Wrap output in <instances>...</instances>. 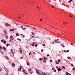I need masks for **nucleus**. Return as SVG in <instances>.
I'll list each match as a JSON object with an SVG mask.
<instances>
[{
    "label": "nucleus",
    "instance_id": "obj_1",
    "mask_svg": "<svg viewBox=\"0 0 75 75\" xmlns=\"http://www.w3.org/2000/svg\"><path fill=\"white\" fill-rule=\"evenodd\" d=\"M5 25L6 27H7L8 26H10V24L7 23H5Z\"/></svg>",
    "mask_w": 75,
    "mask_h": 75
},
{
    "label": "nucleus",
    "instance_id": "obj_2",
    "mask_svg": "<svg viewBox=\"0 0 75 75\" xmlns=\"http://www.w3.org/2000/svg\"><path fill=\"white\" fill-rule=\"evenodd\" d=\"M52 69L54 72H57V71L55 69V68H52Z\"/></svg>",
    "mask_w": 75,
    "mask_h": 75
},
{
    "label": "nucleus",
    "instance_id": "obj_3",
    "mask_svg": "<svg viewBox=\"0 0 75 75\" xmlns=\"http://www.w3.org/2000/svg\"><path fill=\"white\" fill-rule=\"evenodd\" d=\"M36 73H37V74H40V73L39 72V71H38V70L37 71L36 70Z\"/></svg>",
    "mask_w": 75,
    "mask_h": 75
},
{
    "label": "nucleus",
    "instance_id": "obj_4",
    "mask_svg": "<svg viewBox=\"0 0 75 75\" xmlns=\"http://www.w3.org/2000/svg\"><path fill=\"white\" fill-rule=\"evenodd\" d=\"M42 62H43V63H45V62H47V61H46V60H45V59H44L43 61H42Z\"/></svg>",
    "mask_w": 75,
    "mask_h": 75
},
{
    "label": "nucleus",
    "instance_id": "obj_5",
    "mask_svg": "<svg viewBox=\"0 0 75 75\" xmlns=\"http://www.w3.org/2000/svg\"><path fill=\"white\" fill-rule=\"evenodd\" d=\"M12 65L13 67H15V64H14V63H13Z\"/></svg>",
    "mask_w": 75,
    "mask_h": 75
},
{
    "label": "nucleus",
    "instance_id": "obj_6",
    "mask_svg": "<svg viewBox=\"0 0 75 75\" xmlns=\"http://www.w3.org/2000/svg\"><path fill=\"white\" fill-rule=\"evenodd\" d=\"M10 38H11H11H13V36H12V35H11L10 36Z\"/></svg>",
    "mask_w": 75,
    "mask_h": 75
},
{
    "label": "nucleus",
    "instance_id": "obj_7",
    "mask_svg": "<svg viewBox=\"0 0 75 75\" xmlns=\"http://www.w3.org/2000/svg\"><path fill=\"white\" fill-rule=\"evenodd\" d=\"M3 48L4 50V51H6V47H4V46L3 47Z\"/></svg>",
    "mask_w": 75,
    "mask_h": 75
},
{
    "label": "nucleus",
    "instance_id": "obj_8",
    "mask_svg": "<svg viewBox=\"0 0 75 75\" xmlns=\"http://www.w3.org/2000/svg\"><path fill=\"white\" fill-rule=\"evenodd\" d=\"M57 69H58V71H60L61 70V68H58Z\"/></svg>",
    "mask_w": 75,
    "mask_h": 75
},
{
    "label": "nucleus",
    "instance_id": "obj_9",
    "mask_svg": "<svg viewBox=\"0 0 75 75\" xmlns=\"http://www.w3.org/2000/svg\"><path fill=\"white\" fill-rule=\"evenodd\" d=\"M5 57L6 58V59H7L8 60V59H9L8 57H7V56H6Z\"/></svg>",
    "mask_w": 75,
    "mask_h": 75
},
{
    "label": "nucleus",
    "instance_id": "obj_10",
    "mask_svg": "<svg viewBox=\"0 0 75 75\" xmlns=\"http://www.w3.org/2000/svg\"><path fill=\"white\" fill-rule=\"evenodd\" d=\"M16 36H19V34L16 33Z\"/></svg>",
    "mask_w": 75,
    "mask_h": 75
},
{
    "label": "nucleus",
    "instance_id": "obj_11",
    "mask_svg": "<svg viewBox=\"0 0 75 75\" xmlns=\"http://www.w3.org/2000/svg\"><path fill=\"white\" fill-rule=\"evenodd\" d=\"M5 41V40H1V42H4V41Z\"/></svg>",
    "mask_w": 75,
    "mask_h": 75
},
{
    "label": "nucleus",
    "instance_id": "obj_12",
    "mask_svg": "<svg viewBox=\"0 0 75 75\" xmlns=\"http://www.w3.org/2000/svg\"><path fill=\"white\" fill-rule=\"evenodd\" d=\"M66 75H69V73H68V72H66Z\"/></svg>",
    "mask_w": 75,
    "mask_h": 75
},
{
    "label": "nucleus",
    "instance_id": "obj_13",
    "mask_svg": "<svg viewBox=\"0 0 75 75\" xmlns=\"http://www.w3.org/2000/svg\"><path fill=\"white\" fill-rule=\"evenodd\" d=\"M62 69H65V67L64 66H62Z\"/></svg>",
    "mask_w": 75,
    "mask_h": 75
},
{
    "label": "nucleus",
    "instance_id": "obj_14",
    "mask_svg": "<svg viewBox=\"0 0 75 75\" xmlns=\"http://www.w3.org/2000/svg\"><path fill=\"white\" fill-rule=\"evenodd\" d=\"M0 50H3V47L1 46H0Z\"/></svg>",
    "mask_w": 75,
    "mask_h": 75
},
{
    "label": "nucleus",
    "instance_id": "obj_15",
    "mask_svg": "<svg viewBox=\"0 0 75 75\" xmlns=\"http://www.w3.org/2000/svg\"><path fill=\"white\" fill-rule=\"evenodd\" d=\"M31 44V45H32V46H33V47H34V44Z\"/></svg>",
    "mask_w": 75,
    "mask_h": 75
},
{
    "label": "nucleus",
    "instance_id": "obj_16",
    "mask_svg": "<svg viewBox=\"0 0 75 75\" xmlns=\"http://www.w3.org/2000/svg\"><path fill=\"white\" fill-rule=\"evenodd\" d=\"M18 71H21V68H19L18 69Z\"/></svg>",
    "mask_w": 75,
    "mask_h": 75
},
{
    "label": "nucleus",
    "instance_id": "obj_17",
    "mask_svg": "<svg viewBox=\"0 0 75 75\" xmlns=\"http://www.w3.org/2000/svg\"><path fill=\"white\" fill-rule=\"evenodd\" d=\"M20 52L21 53H22L23 52V50H20Z\"/></svg>",
    "mask_w": 75,
    "mask_h": 75
},
{
    "label": "nucleus",
    "instance_id": "obj_18",
    "mask_svg": "<svg viewBox=\"0 0 75 75\" xmlns=\"http://www.w3.org/2000/svg\"><path fill=\"white\" fill-rule=\"evenodd\" d=\"M8 45H10V44H8L6 45V47H8Z\"/></svg>",
    "mask_w": 75,
    "mask_h": 75
},
{
    "label": "nucleus",
    "instance_id": "obj_19",
    "mask_svg": "<svg viewBox=\"0 0 75 75\" xmlns=\"http://www.w3.org/2000/svg\"><path fill=\"white\" fill-rule=\"evenodd\" d=\"M56 64H59V63L58 62L56 61H55Z\"/></svg>",
    "mask_w": 75,
    "mask_h": 75
},
{
    "label": "nucleus",
    "instance_id": "obj_20",
    "mask_svg": "<svg viewBox=\"0 0 75 75\" xmlns=\"http://www.w3.org/2000/svg\"><path fill=\"white\" fill-rule=\"evenodd\" d=\"M22 30H25V28H22Z\"/></svg>",
    "mask_w": 75,
    "mask_h": 75
},
{
    "label": "nucleus",
    "instance_id": "obj_21",
    "mask_svg": "<svg viewBox=\"0 0 75 75\" xmlns=\"http://www.w3.org/2000/svg\"><path fill=\"white\" fill-rule=\"evenodd\" d=\"M28 71H31V69H30L28 70Z\"/></svg>",
    "mask_w": 75,
    "mask_h": 75
},
{
    "label": "nucleus",
    "instance_id": "obj_22",
    "mask_svg": "<svg viewBox=\"0 0 75 75\" xmlns=\"http://www.w3.org/2000/svg\"><path fill=\"white\" fill-rule=\"evenodd\" d=\"M17 40H18V41H21V40L19 38H18Z\"/></svg>",
    "mask_w": 75,
    "mask_h": 75
},
{
    "label": "nucleus",
    "instance_id": "obj_23",
    "mask_svg": "<svg viewBox=\"0 0 75 75\" xmlns=\"http://www.w3.org/2000/svg\"><path fill=\"white\" fill-rule=\"evenodd\" d=\"M31 33H32V35H34V33L33 32H31Z\"/></svg>",
    "mask_w": 75,
    "mask_h": 75
},
{
    "label": "nucleus",
    "instance_id": "obj_24",
    "mask_svg": "<svg viewBox=\"0 0 75 75\" xmlns=\"http://www.w3.org/2000/svg\"><path fill=\"white\" fill-rule=\"evenodd\" d=\"M67 58H68V59H71V57H67Z\"/></svg>",
    "mask_w": 75,
    "mask_h": 75
},
{
    "label": "nucleus",
    "instance_id": "obj_25",
    "mask_svg": "<svg viewBox=\"0 0 75 75\" xmlns=\"http://www.w3.org/2000/svg\"><path fill=\"white\" fill-rule=\"evenodd\" d=\"M6 42H6V41H4V44H6Z\"/></svg>",
    "mask_w": 75,
    "mask_h": 75
},
{
    "label": "nucleus",
    "instance_id": "obj_26",
    "mask_svg": "<svg viewBox=\"0 0 75 75\" xmlns=\"http://www.w3.org/2000/svg\"><path fill=\"white\" fill-rule=\"evenodd\" d=\"M43 59H47V58H45V57H43Z\"/></svg>",
    "mask_w": 75,
    "mask_h": 75
},
{
    "label": "nucleus",
    "instance_id": "obj_27",
    "mask_svg": "<svg viewBox=\"0 0 75 75\" xmlns=\"http://www.w3.org/2000/svg\"><path fill=\"white\" fill-rule=\"evenodd\" d=\"M62 46L63 48H64L65 47V46H64V45L62 44Z\"/></svg>",
    "mask_w": 75,
    "mask_h": 75
},
{
    "label": "nucleus",
    "instance_id": "obj_28",
    "mask_svg": "<svg viewBox=\"0 0 75 75\" xmlns=\"http://www.w3.org/2000/svg\"><path fill=\"white\" fill-rule=\"evenodd\" d=\"M6 38H7V39H8V36L7 35L6 36Z\"/></svg>",
    "mask_w": 75,
    "mask_h": 75
},
{
    "label": "nucleus",
    "instance_id": "obj_29",
    "mask_svg": "<svg viewBox=\"0 0 75 75\" xmlns=\"http://www.w3.org/2000/svg\"><path fill=\"white\" fill-rule=\"evenodd\" d=\"M27 65H30V64H29V63H28V62H27Z\"/></svg>",
    "mask_w": 75,
    "mask_h": 75
},
{
    "label": "nucleus",
    "instance_id": "obj_30",
    "mask_svg": "<svg viewBox=\"0 0 75 75\" xmlns=\"http://www.w3.org/2000/svg\"><path fill=\"white\" fill-rule=\"evenodd\" d=\"M42 60V58H41L39 59V61H41Z\"/></svg>",
    "mask_w": 75,
    "mask_h": 75
},
{
    "label": "nucleus",
    "instance_id": "obj_31",
    "mask_svg": "<svg viewBox=\"0 0 75 75\" xmlns=\"http://www.w3.org/2000/svg\"><path fill=\"white\" fill-rule=\"evenodd\" d=\"M57 61L58 62H61V60L59 59H58Z\"/></svg>",
    "mask_w": 75,
    "mask_h": 75
},
{
    "label": "nucleus",
    "instance_id": "obj_32",
    "mask_svg": "<svg viewBox=\"0 0 75 75\" xmlns=\"http://www.w3.org/2000/svg\"><path fill=\"white\" fill-rule=\"evenodd\" d=\"M69 50H67L66 52H69Z\"/></svg>",
    "mask_w": 75,
    "mask_h": 75
},
{
    "label": "nucleus",
    "instance_id": "obj_33",
    "mask_svg": "<svg viewBox=\"0 0 75 75\" xmlns=\"http://www.w3.org/2000/svg\"><path fill=\"white\" fill-rule=\"evenodd\" d=\"M30 74H33V72H31V71H30Z\"/></svg>",
    "mask_w": 75,
    "mask_h": 75
},
{
    "label": "nucleus",
    "instance_id": "obj_34",
    "mask_svg": "<svg viewBox=\"0 0 75 75\" xmlns=\"http://www.w3.org/2000/svg\"><path fill=\"white\" fill-rule=\"evenodd\" d=\"M63 24H67V23H66V22H63Z\"/></svg>",
    "mask_w": 75,
    "mask_h": 75
},
{
    "label": "nucleus",
    "instance_id": "obj_35",
    "mask_svg": "<svg viewBox=\"0 0 75 75\" xmlns=\"http://www.w3.org/2000/svg\"><path fill=\"white\" fill-rule=\"evenodd\" d=\"M37 45H38L37 44H36L35 45V46L36 47H37Z\"/></svg>",
    "mask_w": 75,
    "mask_h": 75
},
{
    "label": "nucleus",
    "instance_id": "obj_36",
    "mask_svg": "<svg viewBox=\"0 0 75 75\" xmlns=\"http://www.w3.org/2000/svg\"><path fill=\"white\" fill-rule=\"evenodd\" d=\"M71 67H74V64H71Z\"/></svg>",
    "mask_w": 75,
    "mask_h": 75
},
{
    "label": "nucleus",
    "instance_id": "obj_37",
    "mask_svg": "<svg viewBox=\"0 0 75 75\" xmlns=\"http://www.w3.org/2000/svg\"><path fill=\"white\" fill-rule=\"evenodd\" d=\"M11 52H13V50H11Z\"/></svg>",
    "mask_w": 75,
    "mask_h": 75
},
{
    "label": "nucleus",
    "instance_id": "obj_38",
    "mask_svg": "<svg viewBox=\"0 0 75 75\" xmlns=\"http://www.w3.org/2000/svg\"><path fill=\"white\" fill-rule=\"evenodd\" d=\"M42 75H46L45 73H44V74H42Z\"/></svg>",
    "mask_w": 75,
    "mask_h": 75
},
{
    "label": "nucleus",
    "instance_id": "obj_39",
    "mask_svg": "<svg viewBox=\"0 0 75 75\" xmlns=\"http://www.w3.org/2000/svg\"><path fill=\"white\" fill-rule=\"evenodd\" d=\"M73 70H75V67H73Z\"/></svg>",
    "mask_w": 75,
    "mask_h": 75
},
{
    "label": "nucleus",
    "instance_id": "obj_40",
    "mask_svg": "<svg viewBox=\"0 0 75 75\" xmlns=\"http://www.w3.org/2000/svg\"><path fill=\"white\" fill-rule=\"evenodd\" d=\"M25 70H23L22 71L23 72H25Z\"/></svg>",
    "mask_w": 75,
    "mask_h": 75
},
{
    "label": "nucleus",
    "instance_id": "obj_41",
    "mask_svg": "<svg viewBox=\"0 0 75 75\" xmlns=\"http://www.w3.org/2000/svg\"><path fill=\"white\" fill-rule=\"evenodd\" d=\"M24 73H25V74H26V75L27 74V73L26 72H25Z\"/></svg>",
    "mask_w": 75,
    "mask_h": 75
},
{
    "label": "nucleus",
    "instance_id": "obj_42",
    "mask_svg": "<svg viewBox=\"0 0 75 75\" xmlns=\"http://www.w3.org/2000/svg\"><path fill=\"white\" fill-rule=\"evenodd\" d=\"M49 56H50V55L49 54L47 55V57H49Z\"/></svg>",
    "mask_w": 75,
    "mask_h": 75
},
{
    "label": "nucleus",
    "instance_id": "obj_43",
    "mask_svg": "<svg viewBox=\"0 0 75 75\" xmlns=\"http://www.w3.org/2000/svg\"><path fill=\"white\" fill-rule=\"evenodd\" d=\"M42 19H40V21H42Z\"/></svg>",
    "mask_w": 75,
    "mask_h": 75
},
{
    "label": "nucleus",
    "instance_id": "obj_44",
    "mask_svg": "<svg viewBox=\"0 0 75 75\" xmlns=\"http://www.w3.org/2000/svg\"><path fill=\"white\" fill-rule=\"evenodd\" d=\"M41 52H43V50L42 49L41 50Z\"/></svg>",
    "mask_w": 75,
    "mask_h": 75
},
{
    "label": "nucleus",
    "instance_id": "obj_45",
    "mask_svg": "<svg viewBox=\"0 0 75 75\" xmlns=\"http://www.w3.org/2000/svg\"><path fill=\"white\" fill-rule=\"evenodd\" d=\"M33 30H35V29H36V28H33Z\"/></svg>",
    "mask_w": 75,
    "mask_h": 75
},
{
    "label": "nucleus",
    "instance_id": "obj_46",
    "mask_svg": "<svg viewBox=\"0 0 75 75\" xmlns=\"http://www.w3.org/2000/svg\"><path fill=\"white\" fill-rule=\"evenodd\" d=\"M10 31H12V30H11V29H10Z\"/></svg>",
    "mask_w": 75,
    "mask_h": 75
},
{
    "label": "nucleus",
    "instance_id": "obj_47",
    "mask_svg": "<svg viewBox=\"0 0 75 75\" xmlns=\"http://www.w3.org/2000/svg\"><path fill=\"white\" fill-rule=\"evenodd\" d=\"M33 54H35V52H33Z\"/></svg>",
    "mask_w": 75,
    "mask_h": 75
},
{
    "label": "nucleus",
    "instance_id": "obj_48",
    "mask_svg": "<svg viewBox=\"0 0 75 75\" xmlns=\"http://www.w3.org/2000/svg\"><path fill=\"white\" fill-rule=\"evenodd\" d=\"M22 67V66H20V68H21Z\"/></svg>",
    "mask_w": 75,
    "mask_h": 75
},
{
    "label": "nucleus",
    "instance_id": "obj_49",
    "mask_svg": "<svg viewBox=\"0 0 75 75\" xmlns=\"http://www.w3.org/2000/svg\"><path fill=\"white\" fill-rule=\"evenodd\" d=\"M56 68H57V69H58V67H57V66L56 67Z\"/></svg>",
    "mask_w": 75,
    "mask_h": 75
},
{
    "label": "nucleus",
    "instance_id": "obj_50",
    "mask_svg": "<svg viewBox=\"0 0 75 75\" xmlns=\"http://www.w3.org/2000/svg\"><path fill=\"white\" fill-rule=\"evenodd\" d=\"M43 47H45V45L43 44Z\"/></svg>",
    "mask_w": 75,
    "mask_h": 75
},
{
    "label": "nucleus",
    "instance_id": "obj_51",
    "mask_svg": "<svg viewBox=\"0 0 75 75\" xmlns=\"http://www.w3.org/2000/svg\"><path fill=\"white\" fill-rule=\"evenodd\" d=\"M20 58L21 59H23V57H21Z\"/></svg>",
    "mask_w": 75,
    "mask_h": 75
},
{
    "label": "nucleus",
    "instance_id": "obj_52",
    "mask_svg": "<svg viewBox=\"0 0 75 75\" xmlns=\"http://www.w3.org/2000/svg\"><path fill=\"white\" fill-rule=\"evenodd\" d=\"M23 37H25V35H23Z\"/></svg>",
    "mask_w": 75,
    "mask_h": 75
},
{
    "label": "nucleus",
    "instance_id": "obj_53",
    "mask_svg": "<svg viewBox=\"0 0 75 75\" xmlns=\"http://www.w3.org/2000/svg\"><path fill=\"white\" fill-rule=\"evenodd\" d=\"M4 32L5 33H6V30H4Z\"/></svg>",
    "mask_w": 75,
    "mask_h": 75
},
{
    "label": "nucleus",
    "instance_id": "obj_54",
    "mask_svg": "<svg viewBox=\"0 0 75 75\" xmlns=\"http://www.w3.org/2000/svg\"><path fill=\"white\" fill-rule=\"evenodd\" d=\"M52 60H50V62H52Z\"/></svg>",
    "mask_w": 75,
    "mask_h": 75
},
{
    "label": "nucleus",
    "instance_id": "obj_55",
    "mask_svg": "<svg viewBox=\"0 0 75 75\" xmlns=\"http://www.w3.org/2000/svg\"><path fill=\"white\" fill-rule=\"evenodd\" d=\"M71 1L70 0L69 1V3H70V2H71Z\"/></svg>",
    "mask_w": 75,
    "mask_h": 75
},
{
    "label": "nucleus",
    "instance_id": "obj_56",
    "mask_svg": "<svg viewBox=\"0 0 75 75\" xmlns=\"http://www.w3.org/2000/svg\"><path fill=\"white\" fill-rule=\"evenodd\" d=\"M1 54H3V52H1Z\"/></svg>",
    "mask_w": 75,
    "mask_h": 75
},
{
    "label": "nucleus",
    "instance_id": "obj_57",
    "mask_svg": "<svg viewBox=\"0 0 75 75\" xmlns=\"http://www.w3.org/2000/svg\"><path fill=\"white\" fill-rule=\"evenodd\" d=\"M51 7H52V8H54V6H52Z\"/></svg>",
    "mask_w": 75,
    "mask_h": 75
},
{
    "label": "nucleus",
    "instance_id": "obj_58",
    "mask_svg": "<svg viewBox=\"0 0 75 75\" xmlns=\"http://www.w3.org/2000/svg\"><path fill=\"white\" fill-rule=\"evenodd\" d=\"M21 28H23V26H21Z\"/></svg>",
    "mask_w": 75,
    "mask_h": 75
},
{
    "label": "nucleus",
    "instance_id": "obj_59",
    "mask_svg": "<svg viewBox=\"0 0 75 75\" xmlns=\"http://www.w3.org/2000/svg\"><path fill=\"white\" fill-rule=\"evenodd\" d=\"M12 31H14V29H12Z\"/></svg>",
    "mask_w": 75,
    "mask_h": 75
},
{
    "label": "nucleus",
    "instance_id": "obj_60",
    "mask_svg": "<svg viewBox=\"0 0 75 75\" xmlns=\"http://www.w3.org/2000/svg\"><path fill=\"white\" fill-rule=\"evenodd\" d=\"M22 69H24V68H23V67H22L21 68Z\"/></svg>",
    "mask_w": 75,
    "mask_h": 75
},
{
    "label": "nucleus",
    "instance_id": "obj_61",
    "mask_svg": "<svg viewBox=\"0 0 75 75\" xmlns=\"http://www.w3.org/2000/svg\"><path fill=\"white\" fill-rule=\"evenodd\" d=\"M54 42H52V44H54Z\"/></svg>",
    "mask_w": 75,
    "mask_h": 75
},
{
    "label": "nucleus",
    "instance_id": "obj_62",
    "mask_svg": "<svg viewBox=\"0 0 75 75\" xmlns=\"http://www.w3.org/2000/svg\"><path fill=\"white\" fill-rule=\"evenodd\" d=\"M21 35H23V34H21Z\"/></svg>",
    "mask_w": 75,
    "mask_h": 75
},
{
    "label": "nucleus",
    "instance_id": "obj_63",
    "mask_svg": "<svg viewBox=\"0 0 75 75\" xmlns=\"http://www.w3.org/2000/svg\"><path fill=\"white\" fill-rule=\"evenodd\" d=\"M54 41L55 42H57V40H55Z\"/></svg>",
    "mask_w": 75,
    "mask_h": 75
},
{
    "label": "nucleus",
    "instance_id": "obj_64",
    "mask_svg": "<svg viewBox=\"0 0 75 75\" xmlns=\"http://www.w3.org/2000/svg\"><path fill=\"white\" fill-rule=\"evenodd\" d=\"M69 75H71V74H69Z\"/></svg>",
    "mask_w": 75,
    "mask_h": 75
}]
</instances>
